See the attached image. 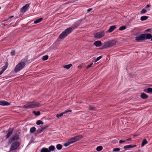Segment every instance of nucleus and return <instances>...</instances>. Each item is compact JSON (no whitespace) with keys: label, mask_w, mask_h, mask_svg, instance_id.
Listing matches in <instances>:
<instances>
[{"label":"nucleus","mask_w":152,"mask_h":152,"mask_svg":"<svg viewBox=\"0 0 152 152\" xmlns=\"http://www.w3.org/2000/svg\"><path fill=\"white\" fill-rule=\"evenodd\" d=\"M40 106V104L38 102H28L27 104L24 105L23 106V107L24 108L28 109L38 107Z\"/></svg>","instance_id":"f257e3e1"},{"label":"nucleus","mask_w":152,"mask_h":152,"mask_svg":"<svg viewBox=\"0 0 152 152\" xmlns=\"http://www.w3.org/2000/svg\"><path fill=\"white\" fill-rule=\"evenodd\" d=\"M25 63L23 61H21L18 63L15 67L14 71L15 73H17L22 69L25 66Z\"/></svg>","instance_id":"f03ea898"},{"label":"nucleus","mask_w":152,"mask_h":152,"mask_svg":"<svg viewBox=\"0 0 152 152\" xmlns=\"http://www.w3.org/2000/svg\"><path fill=\"white\" fill-rule=\"evenodd\" d=\"M71 33V30L69 28L65 29L59 36L58 38L60 39H64L68 34Z\"/></svg>","instance_id":"7ed1b4c3"},{"label":"nucleus","mask_w":152,"mask_h":152,"mask_svg":"<svg viewBox=\"0 0 152 152\" xmlns=\"http://www.w3.org/2000/svg\"><path fill=\"white\" fill-rule=\"evenodd\" d=\"M20 143L18 142H13L10 146V151H14L17 149L20 146Z\"/></svg>","instance_id":"20e7f679"},{"label":"nucleus","mask_w":152,"mask_h":152,"mask_svg":"<svg viewBox=\"0 0 152 152\" xmlns=\"http://www.w3.org/2000/svg\"><path fill=\"white\" fill-rule=\"evenodd\" d=\"M82 22V20H80L75 23L73 26L72 27H69L68 28L69 30H71V32L74 29L79 26L81 24Z\"/></svg>","instance_id":"39448f33"},{"label":"nucleus","mask_w":152,"mask_h":152,"mask_svg":"<svg viewBox=\"0 0 152 152\" xmlns=\"http://www.w3.org/2000/svg\"><path fill=\"white\" fill-rule=\"evenodd\" d=\"M135 40L137 42H140L145 40V34H142L136 37Z\"/></svg>","instance_id":"423d86ee"},{"label":"nucleus","mask_w":152,"mask_h":152,"mask_svg":"<svg viewBox=\"0 0 152 152\" xmlns=\"http://www.w3.org/2000/svg\"><path fill=\"white\" fill-rule=\"evenodd\" d=\"M19 136L18 134H15V135H13L11 138H10L9 140V142L11 143L14 141H17L19 139Z\"/></svg>","instance_id":"0eeeda50"},{"label":"nucleus","mask_w":152,"mask_h":152,"mask_svg":"<svg viewBox=\"0 0 152 152\" xmlns=\"http://www.w3.org/2000/svg\"><path fill=\"white\" fill-rule=\"evenodd\" d=\"M105 33L104 31L96 32L94 34V37L96 38L99 39L102 38L104 35Z\"/></svg>","instance_id":"6e6552de"},{"label":"nucleus","mask_w":152,"mask_h":152,"mask_svg":"<svg viewBox=\"0 0 152 152\" xmlns=\"http://www.w3.org/2000/svg\"><path fill=\"white\" fill-rule=\"evenodd\" d=\"M72 110H66L64 112H62L60 113L59 114H58L56 115V117L57 118H59L61 116H62L63 114H66L68 112H72Z\"/></svg>","instance_id":"1a4fd4ad"},{"label":"nucleus","mask_w":152,"mask_h":152,"mask_svg":"<svg viewBox=\"0 0 152 152\" xmlns=\"http://www.w3.org/2000/svg\"><path fill=\"white\" fill-rule=\"evenodd\" d=\"M72 138L74 142H75L83 138V136L81 135H78L75 136Z\"/></svg>","instance_id":"9d476101"},{"label":"nucleus","mask_w":152,"mask_h":152,"mask_svg":"<svg viewBox=\"0 0 152 152\" xmlns=\"http://www.w3.org/2000/svg\"><path fill=\"white\" fill-rule=\"evenodd\" d=\"M110 47L115 45L117 41L115 40H112L108 41Z\"/></svg>","instance_id":"9b49d317"},{"label":"nucleus","mask_w":152,"mask_h":152,"mask_svg":"<svg viewBox=\"0 0 152 152\" xmlns=\"http://www.w3.org/2000/svg\"><path fill=\"white\" fill-rule=\"evenodd\" d=\"M110 47L108 41L107 42H105L103 45L100 48V49H103L105 48Z\"/></svg>","instance_id":"f8f14e48"},{"label":"nucleus","mask_w":152,"mask_h":152,"mask_svg":"<svg viewBox=\"0 0 152 152\" xmlns=\"http://www.w3.org/2000/svg\"><path fill=\"white\" fill-rule=\"evenodd\" d=\"M13 132V129H11L10 128L8 130V132L6 135V139L8 138L11 135Z\"/></svg>","instance_id":"ddd939ff"},{"label":"nucleus","mask_w":152,"mask_h":152,"mask_svg":"<svg viewBox=\"0 0 152 152\" xmlns=\"http://www.w3.org/2000/svg\"><path fill=\"white\" fill-rule=\"evenodd\" d=\"M10 104V103L5 101H0V105L3 106L9 105Z\"/></svg>","instance_id":"4468645a"},{"label":"nucleus","mask_w":152,"mask_h":152,"mask_svg":"<svg viewBox=\"0 0 152 152\" xmlns=\"http://www.w3.org/2000/svg\"><path fill=\"white\" fill-rule=\"evenodd\" d=\"M136 146H137V145H129L124 146V148L125 149H128L130 148H133L135 147Z\"/></svg>","instance_id":"2eb2a0df"},{"label":"nucleus","mask_w":152,"mask_h":152,"mask_svg":"<svg viewBox=\"0 0 152 152\" xmlns=\"http://www.w3.org/2000/svg\"><path fill=\"white\" fill-rule=\"evenodd\" d=\"M94 44L96 47H98L101 46L102 42L100 41H97L94 42Z\"/></svg>","instance_id":"dca6fc26"},{"label":"nucleus","mask_w":152,"mask_h":152,"mask_svg":"<svg viewBox=\"0 0 152 152\" xmlns=\"http://www.w3.org/2000/svg\"><path fill=\"white\" fill-rule=\"evenodd\" d=\"M116 27V26H110L108 31L109 32H112Z\"/></svg>","instance_id":"f3484780"},{"label":"nucleus","mask_w":152,"mask_h":152,"mask_svg":"<svg viewBox=\"0 0 152 152\" xmlns=\"http://www.w3.org/2000/svg\"><path fill=\"white\" fill-rule=\"evenodd\" d=\"M144 91L146 93L152 94V88H148L147 89H145Z\"/></svg>","instance_id":"a211bd4d"},{"label":"nucleus","mask_w":152,"mask_h":152,"mask_svg":"<svg viewBox=\"0 0 152 152\" xmlns=\"http://www.w3.org/2000/svg\"><path fill=\"white\" fill-rule=\"evenodd\" d=\"M144 34H145V39H150L152 38V35L151 34L149 33Z\"/></svg>","instance_id":"6ab92c4d"},{"label":"nucleus","mask_w":152,"mask_h":152,"mask_svg":"<svg viewBox=\"0 0 152 152\" xmlns=\"http://www.w3.org/2000/svg\"><path fill=\"white\" fill-rule=\"evenodd\" d=\"M148 97V95L144 93H142L140 95L141 98L143 99H146Z\"/></svg>","instance_id":"aec40b11"},{"label":"nucleus","mask_w":152,"mask_h":152,"mask_svg":"<svg viewBox=\"0 0 152 152\" xmlns=\"http://www.w3.org/2000/svg\"><path fill=\"white\" fill-rule=\"evenodd\" d=\"M46 128V127H42L41 128H39L38 129H37V132L38 133H41Z\"/></svg>","instance_id":"412c9836"},{"label":"nucleus","mask_w":152,"mask_h":152,"mask_svg":"<svg viewBox=\"0 0 152 152\" xmlns=\"http://www.w3.org/2000/svg\"><path fill=\"white\" fill-rule=\"evenodd\" d=\"M148 142L147 140L146 139H144V140H142V143H141V146L142 147H143V146L145 144H147L148 143Z\"/></svg>","instance_id":"4be33fe9"},{"label":"nucleus","mask_w":152,"mask_h":152,"mask_svg":"<svg viewBox=\"0 0 152 152\" xmlns=\"http://www.w3.org/2000/svg\"><path fill=\"white\" fill-rule=\"evenodd\" d=\"M8 62H6L5 65L2 68V70L3 71H4L7 68L8 66Z\"/></svg>","instance_id":"5701e85b"},{"label":"nucleus","mask_w":152,"mask_h":152,"mask_svg":"<svg viewBox=\"0 0 152 152\" xmlns=\"http://www.w3.org/2000/svg\"><path fill=\"white\" fill-rule=\"evenodd\" d=\"M36 131V128L35 127H33L30 129V132L31 133H34Z\"/></svg>","instance_id":"b1692460"},{"label":"nucleus","mask_w":152,"mask_h":152,"mask_svg":"<svg viewBox=\"0 0 152 152\" xmlns=\"http://www.w3.org/2000/svg\"><path fill=\"white\" fill-rule=\"evenodd\" d=\"M148 17L146 16H143L140 18V20L141 21H144L148 19Z\"/></svg>","instance_id":"393cba45"},{"label":"nucleus","mask_w":152,"mask_h":152,"mask_svg":"<svg viewBox=\"0 0 152 152\" xmlns=\"http://www.w3.org/2000/svg\"><path fill=\"white\" fill-rule=\"evenodd\" d=\"M43 20L42 18H40L36 20L34 22V23L35 24H37L39 23L40 22Z\"/></svg>","instance_id":"a878e982"},{"label":"nucleus","mask_w":152,"mask_h":152,"mask_svg":"<svg viewBox=\"0 0 152 152\" xmlns=\"http://www.w3.org/2000/svg\"><path fill=\"white\" fill-rule=\"evenodd\" d=\"M72 66V64H69L68 65H66L64 66L63 67L64 68L66 69H68L70 68V67Z\"/></svg>","instance_id":"bb28decb"},{"label":"nucleus","mask_w":152,"mask_h":152,"mask_svg":"<svg viewBox=\"0 0 152 152\" xmlns=\"http://www.w3.org/2000/svg\"><path fill=\"white\" fill-rule=\"evenodd\" d=\"M55 149V147L54 146L51 145L49 147L48 151H49L50 152V151H54Z\"/></svg>","instance_id":"cd10ccee"},{"label":"nucleus","mask_w":152,"mask_h":152,"mask_svg":"<svg viewBox=\"0 0 152 152\" xmlns=\"http://www.w3.org/2000/svg\"><path fill=\"white\" fill-rule=\"evenodd\" d=\"M41 152H50V151L47 148H44L41 149Z\"/></svg>","instance_id":"c85d7f7f"},{"label":"nucleus","mask_w":152,"mask_h":152,"mask_svg":"<svg viewBox=\"0 0 152 152\" xmlns=\"http://www.w3.org/2000/svg\"><path fill=\"white\" fill-rule=\"evenodd\" d=\"M27 10L25 7L24 6H23L21 9L20 11L22 13H24Z\"/></svg>","instance_id":"c756f323"},{"label":"nucleus","mask_w":152,"mask_h":152,"mask_svg":"<svg viewBox=\"0 0 152 152\" xmlns=\"http://www.w3.org/2000/svg\"><path fill=\"white\" fill-rule=\"evenodd\" d=\"M56 147L57 149L58 150H61L62 148V145L60 144H58L57 145Z\"/></svg>","instance_id":"7c9ffc66"},{"label":"nucleus","mask_w":152,"mask_h":152,"mask_svg":"<svg viewBox=\"0 0 152 152\" xmlns=\"http://www.w3.org/2000/svg\"><path fill=\"white\" fill-rule=\"evenodd\" d=\"M103 147L102 146H99L97 147L96 150L97 151H100L102 150Z\"/></svg>","instance_id":"2f4dec72"},{"label":"nucleus","mask_w":152,"mask_h":152,"mask_svg":"<svg viewBox=\"0 0 152 152\" xmlns=\"http://www.w3.org/2000/svg\"><path fill=\"white\" fill-rule=\"evenodd\" d=\"M33 113L36 116H38L40 114V112L39 111H38L36 112L35 111H33Z\"/></svg>","instance_id":"473e14b6"},{"label":"nucleus","mask_w":152,"mask_h":152,"mask_svg":"<svg viewBox=\"0 0 152 152\" xmlns=\"http://www.w3.org/2000/svg\"><path fill=\"white\" fill-rule=\"evenodd\" d=\"M43 122L40 120H38L36 122V124L38 125H39L40 124H43Z\"/></svg>","instance_id":"72a5a7b5"},{"label":"nucleus","mask_w":152,"mask_h":152,"mask_svg":"<svg viewBox=\"0 0 152 152\" xmlns=\"http://www.w3.org/2000/svg\"><path fill=\"white\" fill-rule=\"evenodd\" d=\"M89 109L90 110H94L96 109V108L90 105L89 106Z\"/></svg>","instance_id":"f704fd0d"},{"label":"nucleus","mask_w":152,"mask_h":152,"mask_svg":"<svg viewBox=\"0 0 152 152\" xmlns=\"http://www.w3.org/2000/svg\"><path fill=\"white\" fill-rule=\"evenodd\" d=\"M126 28V26H121L119 28V30L121 31L124 30Z\"/></svg>","instance_id":"c9c22d12"},{"label":"nucleus","mask_w":152,"mask_h":152,"mask_svg":"<svg viewBox=\"0 0 152 152\" xmlns=\"http://www.w3.org/2000/svg\"><path fill=\"white\" fill-rule=\"evenodd\" d=\"M48 58V55H45L43 56L42 59L44 61L46 60Z\"/></svg>","instance_id":"e433bc0d"},{"label":"nucleus","mask_w":152,"mask_h":152,"mask_svg":"<svg viewBox=\"0 0 152 152\" xmlns=\"http://www.w3.org/2000/svg\"><path fill=\"white\" fill-rule=\"evenodd\" d=\"M147 12L146 10L145 9H143L140 11V13L141 14H144Z\"/></svg>","instance_id":"4c0bfd02"},{"label":"nucleus","mask_w":152,"mask_h":152,"mask_svg":"<svg viewBox=\"0 0 152 152\" xmlns=\"http://www.w3.org/2000/svg\"><path fill=\"white\" fill-rule=\"evenodd\" d=\"M73 138L72 137L68 141L69 142V143L72 144L75 142H74V140H73Z\"/></svg>","instance_id":"58836bf2"},{"label":"nucleus","mask_w":152,"mask_h":152,"mask_svg":"<svg viewBox=\"0 0 152 152\" xmlns=\"http://www.w3.org/2000/svg\"><path fill=\"white\" fill-rule=\"evenodd\" d=\"M102 58V56H100L97 57L95 61V62H96Z\"/></svg>","instance_id":"ea45409f"},{"label":"nucleus","mask_w":152,"mask_h":152,"mask_svg":"<svg viewBox=\"0 0 152 152\" xmlns=\"http://www.w3.org/2000/svg\"><path fill=\"white\" fill-rule=\"evenodd\" d=\"M120 148H115L113 149V151H118L120 150Z\"/></svg>","instance_id":"a19ab883"},{"label":"nucleus","mask_w":152,"mask_h":152,"mask_svg":"<svg viewBox=\"0 0 152 152\" xmlns=\"http://www.w3.org/2000/svg\"><path fill=\"white\" fill-rule=\"evenodd\" d=\"M70 144H71L69 143V142L68 141L67 142L64 144V146L65 147H67V146H68V145H69Z\"/></svg>","instance_id":"79ce46f5"},{"label":"nucleus","mask_w":152,"mask_h":152,"mask_svg":"<svg viewBox=\"0 0 152 152\" xmlns=\"http://www.w3.org/2000/svg\"><path fill=\"white\" fill-rule=\"evenodd\" d=\"M93 64V62L89 64L87 66V69H88L89 68H90V67H91V66L92 64Z\"/></svg>","instance_id":"37998d69"},{"label":"nucleus","mask_w":152,"mask_h":152,"mask_svg":"<svg viewBox=\"0 0 152 152\" xmlns=\"http://www.w3.org/2000/svg\"><path fill=\"white\" fill-rule=\"evenodd\" d=\"M15 50L12 51L11 53V55L12 56H13L15 55Z\"/></svg>","instance_id":"c03bdc74"},{"label":"nucleus","mask_w":152,"mask_h":152,"mask_svg":"<svg viewBox=\"0 0 152 152\" xmlns=\"http://www.w3.org/2000/svg\"><path fill=\"white\" fill-rule=\"evenodd\" d=\"M29 6V4H26L25 6H24V7H26V9L27 10Z\"/></svg>","instance_id":"a18cd8bd"},{"label":"nucleus","mask_w":152,"mask_h":152,"mask_svg":"<svg viewBox=\"0 0 152 152\" xmlns=\"http://www.w3.org/2000/svg\"><path fill=\"white\" fill-rule=\"evenodd\" d=\"M125 142V140H120L119 141V142L120 143H122L124 142Z\"/></svg>","instance_id":"49530a36"},{"label":"nucleus","mask_w":152,"mask_h":152,"mask_svg":"<svg viewBox=\"0 0 152 152\" xmlns=\"http://www.w3.org/2000/svg\"><path fill=\"white\" fill-rule=\"evenodd\" d=\"M131 140V138H129L128 139L125 140V142L128 141H130Z\"/></svg>","instance_id":"de8ad7c7"},{"label":"nucleus","mask_w":152,"mask_h":152,"mask_svg":"<svg viewBox=\"0 0 152 152\" xmlns=\"http://www.w3.org/2000/svg\"><path fill=\"white\" fill-rule=\"evenodd\" d=\"M149 7H150V5L148 4L147 5H146V6L145 8L147 9V8H149Z\"/></svg>","instance_id":"09e8293b"},{"label":"nucleus","mask_w":152,"mask_h":152,"mask_svg":"<svg viewBox=\"0 0 152 152\" xmlns=\"http://www.w3.org/2000/svg\"><path fill=\"white\" fill-rule=\"evenodd\" d=\"M92 10V9L91 8L87 10V12H90L91 10Z\"/></svg>","instance_id":"8fccbe9b"},{"label":"nucleus","mask_w":152,"mask_h":152,"mask_svg":"<svg viewBox=\"0 0 152 152\" xmlns=\"http://www.w3.org/2000/svg\"><path fill=\"white\" fill-rule=\"evenodd\" d=\"M4 72V71H3V70H1V71H0V75H1V74H2L3 73V72Z\"/></svg>","instance_id":"3c124183"},{"label":"nucleus","mask_w":152,"mask_h":152,"mask_svg":"<svg viewBox=\"0 0 152 152\" xmlns=\"http://www.w3.org/2000/svg\"><path fill=\"white\" fill-rule=\"evenodd\" d=\"M13 17H14V16H10L9 17V19H10L12 18Z\"/></svg>","instance_id":"603ef678"},{"label":"nucleus","mask_w":152,"mask_h":152,"mask_svg":"<svg viewBox=\"0 0 152 152\" xmlns=\"http://www.w3.org/2000/svg\"><path fill=\"white\" fill-rule=\"evenodd\" d=\"M151 30L150 29H148L145 30L146 31H149Z\"/></svg>","instance_id":"864d4df0"},{"label":"nucleus","mask_w":152,"mask_h":152,"mask_svg":"<svg viewBox=\"0 0 152 152\" xmlns=\"http://www.w3.org/2000/svg\"><path fill=\"white\" fill-rule=\"evenodd\" d=\"M9 19V18H8L7 19H6L4 20L3 21H6L8 20Z\"/></svg>","instance_id":"5fc2aeb1"},{"label":"nucleus","mask_w":152,"mask_h":152,"mask_svg":"<svg viewBox=\"0 0 152 152\" xmlns=\"http://www.w3.org/2000/svg\"><path fill=\"white\" fill-rule=\"evenodd\" d=\"M151 40L152 41V38H151Z\"/></svg>","instance_id":"6e6d98bb"},{"label":"nucleus","mask_w":152,"mask_h":152,"mask_svg":"<svg viewBox=\"0 0 152 152\" xmlns=\"http://www.w3.org/2000/svg\"><path fill=\"white\" fill-rule=\"evenodd\" d=\"M137 136V135H134V136Z\"/></svg>","instance_id":"4d7b16f0"},{"label":"nucleus","mask_w":152,"mask_h":152,"mask_svg":"<svg viewBox=\"0 0 152 152\" xmlns=\"http://www.w3.org/2000/svg\"><path fill=\"white\" fill-rule=\"evenodd\" d=\"M1 7H0V9H1Z\"/></svg>","instance_id":"13d9d810"}]
</instances>
